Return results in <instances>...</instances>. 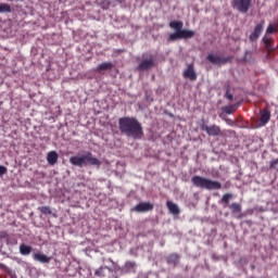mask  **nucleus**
<instances>
[{
    "label": "nucleus",
    "instance_id": "1",
    "mask_svg": "<svg viewBox=\"0 0 278 278\" xmlns=\"http://www.w3.org/2000/svg\"><path fill=\"white\" fill-rule=\"evenodd\" d=\"M118 129L121 134L132 140H142L144 138V128L136 117L124 116L118 119Z\"/></svg>",
    "mask_w": 278,
    "mask_h": 278
},
{
    "label": "nucleus",
    "instance_id": "2",
    "mask_svg": "<svg viewBox=\"0 0 278 278\" xmlns=\"http://www.w3.org/2000/svg\"><path fill=\"white\" fill-rule=\"evenodd\" d=\"M170 29H174L175 33L170 34L168 37V42H175L176 40H188V38H194V31L184 29V22L181 21H172L169 23Z\"/></svg>",
    "mask_w": 278,
    "mask_h": 278
},
{
    "label": "nucleus",
    "instance_id": "3",
    "mask_svg": "<svg viewBox=\"0 0 278 278\" xmlns=\"http://www.w3.org/2000/svg\"><path fill=\"white\" fill-rule=\"evenodd\" d=\"M70 164L73 166H101V161L92 156V152H86L80 156L70 157Z\"/></svg>",
    "mask_w": 278,
    "mask_h": 278
},
{
    "label": "nucleus",
    "instance_id": "4",
    "mask_svg": "<svg viewBox=\"0 0 278 278\" xmlns=\"http://www.w3.org/2000/svg\"><path fill=\"white\" fill-rule=\"evenodd\" d=\"M191 184L195 186V188H202L204 190H220V188H223L219 181L211 180L202 176H193Z\"/></svg>",
    "mask_w": 278,
    "mask_h": 278
},
{
    "label": "nucleus",
    "instance_id": "5",
    "mask_svg": "<svg viewBox=\"0 0 278 278\" xmlns=\"http://www.w3.org/2000/svg\"><path fill=\"white\" fill-rule=\"evenodd\" d=\"M206 60L211 64H214V66H225V64H229V63L233 62V56L232 55L220 56V55H216L214 53H210L206 56Z\"/></svg>",
    "mask_w": 278,
    "mask_h": 278
},
{
    "label": "nucleus",
    "instance_id": "6",
    "mask_svg": "<svg viewBox=\"0 0 278 278\" xmlns=\"http://www.w3.org/2000/svg\"><path fill=\"white\" fill-rule=\"evenodd\" d=\"M252 3L253 0H231V8L241 14H247L251 10Z\"/></svg>",
    "mask_w": 278,
    "mask_h": 278
},
{
    "label": "nucleus",
    "instance_id": "7",
    "mask_svg": "<svg viewBox=\"0 0 278 278\" xmlns=\"http://www.w3.org/2000/svg\"><path fill=\"white\" fill-rule=\"evenodd\" d=\"M200 129L202 131H205L207 136H213V137L222 136L220 126H216V125L207 126L203 124L200 126Z\"/></svg>",
    "mask_w": 278,
    "mask_h": 278
},
{
    "label": "nucleus",
    "instance_id": "8",
    "mask_svg": "<svg viewBox=\"0 0 278 278\" xmlns=\"http://www.w3.org/2000/svg\"><path fill=\"white\" fill-rule=\"evenodd\" d=\"M185 79H189L190 81H197V71H194V64H189L187 68L184 71Z\"/></svg>",
    "mask_w": 278,
    "mask_h": 278
},
{
    "label": "nucleus",
    "instance_id": "9",
    "mask_svg": "<svg viewBox=\"0 0 278 278\" xmlns=\"http://www.w3.org/2000/svg\"><path fill=\"white\" fill-rule=\"evenodd\" d=\"M261 118L258 121L260 127H266L268 123L270 122V111L268 109H263L260 112Z\"/></svg>",
    "mask_w": 278,
    "mask_h": 278
},
{
    "label": "nucleus",
    "instance_id": "10",
    "mask_svg": "<svg viewBox=\"0 0 278 278\" xmlns=\"http://www.w3.org/2000/svg\"><path fill=\"white\" fill-rule=\"evenodd\" d=\"M154 66L155 60H153V58H150L141 61L137 67V71H150V68H153Z\"/></svg>",
    "mask_w": 278,
    "mask_h": 278
},
{
    "label": "nucleus",
    "instance_id": "11",
    "mask_svg": "<svg viewBox=\"0 0 278 278\" xmlns=\"http://www.w3.org/2000/svg\"><path fill=\"white\" fill-rule=\"evenodd\" d=\"M262 31H264V21H261V23L255 26L254 31L250 35V41L255 42L262 35Z\"/></svg>",
    "mask_w": 278,
    "mask_h": 278
},
{
    "label": "nucleus",
    "instance_id": "12",
    "mask_svg": "<svg viewBox=\"0 0 278 278\" xmlns=\"http://www.w3.org/2000/svg\"><path fill=\"white\" fill-rule=\"evenodd\" d=\"M153 204L150 202H140L134 207L135 212L144 213V212H152Z\"/></svg>",
    "mask_w": 278,
    "mask_h": 278
},
{
    "label": "nucleus",
    "instance_id": "13",
    "mask_svg": "<svg viewBox=\"0 0 278 278\" xmlns=\"http://www.w3.org/2000/svg\"><path fill=\"white\" fill-rule=\"evenodd\" d=\"M33 260L35 262H39L40 264H49V262H51V257L42 253H35L33 255Z\"/></svg>",
    "mask_w": 278,
    "mask_h": 278
},
{
    "label": "nucleus",
    "instance_id": "14",
    "mask_svg": "<svg viewBox=\"0 0 278 278\" xmlns=\"http://www.w3.org/2000/svg\"><path fill=\"white\" fill-rule=\"evenodd\" d=\"M166 206L169 213L173 214L174 216H178V214L181 213V211L179 210V206L173 203L172 201H167Z\"/></svg>",
    "mask_w": 278,
    "mask_h": 278
},
{
    "label": "nucleus",
    "instance_id": "15",
    "mask_svg": "<svg viewBox=\"0 0 278 278\" xmlns=\"http://www.w3.org/2000/svg\"><path fill=\"white\" fill-rule=\"evenodd\" d=\"M179 260H180V256L177 253H172L166 257L167 264H169L170 266H174V268L175 266H177V264H179Z\"/></svg>",
    "mask_w": 278,
    "mask_h": 278
},
{
    "label": "nucleus",
    "instance_id": "16",
    "mask_svg": "<svg viewBox=\"0 0 278 278\" xmlns=\"http://www.w3.org/2000/svg\"><path fill=\"white\" fill-rule=\"evenodd\" d=\"M58 152L50 151L47 155V162L50 166H54V164H58Z\"/></svg>",
    "mask_w": 278,
    "mask_h": 278
},
{
    "label": "nucleus",
    "instance_id": "17",
    "mask_svg": "<svg viewBox=\"0 0 278 278\" xmlns=\"http://www.w3.org/2000/svg\"><path fill=\"white\" fill-rule=\"evenodd\" d=\"M114 68V65L112 62H104L97 66V72L102 73V71H112Z\"/></svg>",
    "mask_w": 278,
    "mask_h": 278
},
{
    "label": "nucleus",
    "instance_id": "18",
    "mask_svg": "<svg viewBox=\"0 0 278 278\" xmlns=\"http://www.w3.org/2000/svg\"><path fill=\"white\" fill-rule=\"evenodd\" d=\"M105 270H110L112 273V268L108 266H101L94 271L96 277H105Z\"/></svg>",
    "mask_w": 278,
    "mask_h": 278
},
{
    "label": "nucleus",
    "instance_id": "19",
    "mask_svg": "<svg viewBox=\"0 0 278 278\" xmlns=\"http://www.w3.org/2000/svg\"><path fill=\"white\" fill-rule=\"evenodd\" d=\"M229 210L232 212V214H240L242 212V205L235 202L229 205Z\"/></svg>",
    "mask_w": 278,
    "mask_h": 278
},
{
    "label": "nucleus",
    "instance_id": "20",
    "mask_svg": "<svg viewBox=\"0 0 278 278\" xmlns=\"http://www.w3.org/2000/svg\"><path fill=\"white\" fill-rule=\"evenodd\" d=\"M20 253H21V255H29L31 253V247H29L25 243H22L20 245Z\"/></svg>",
    "mask_w": 278,
    "mask_h": 278
},
{
    "label": "nucleus",
    "instance_id": "21",
    "mask_svg": "<svg viewBox=\"0 0 278 278\" xmlns=\"http://www.w3.org/2000/svg\"><path fill=\"white\" fill-rule=\"evenodd\" d=\"M38 211L43 214L45 216H49L51 214H53V212L51 211L50 206H39Z\"/></svg>",
    "mask_w": 278,
    "mask_h": 278
},
{
    "label": "nucleus",
    "instance_id": "22",
    "mask_svg": "<svg viewBox=\"0 0 278 278\" xmlns=\"http://www.w3.org/2000/svg\"><path fill=\"white\" fill-rule=\"evenodd\" d=\"M12 12V7H10V4L8 3H0V13H10Z\"/></svg>",
    "mask_w": 278,
    "mask_h": 278
},
{
    "label": "nucleus",
    "instance_id": "23",
    "mask_svg": "<svg viewBox=\"0 0 278 278\" xmlns=\"http://www.w3.org/2000/svg\"><path fill=\"white\" fill-rule=\"evenodd\" d=\"M222 110L224 114H233L236 112V105H226Z\"/></svg>",
    "mask_w": 278,
    "mask_h": 278
},
{
    "label": "nucleus",
    "instance_id": "24",
    "mask_svg": "<svg viewBox=\"0 0 278 278\" xmlns=\"http://www.w3.org/2000/svg\"><path fill=\"white\" fill-rule=\"evenodd\" d=\"M231 199H233V194L226 193L222 198V203H225V205H229V201H231Z\"/></svg>",
    "mask_w": 278,
    "mask_h": 278
},
{
    "label": "nucleus",
    "instance_id": "25",
    "mask_svg": "<svg viewBox=\"0 0 278 278\" xmlns=\"http://www.w3.org/2000/svg\"><path fill=\"white\" fill-rule=\"evenodd\" d=\"M275 31H277V26L274 24H269L266 29V34H275Z\"/></svg>",
    "mask_w": 278,
    "mask_h": 278
},
{
    "label": "nucleus",
    "instance_id": "26",
    "mask_svg": "<svg viewBox=\"0 0 278 278\" xmlns=\"http://www.w3.org/2000/svg\"><path fill=\"white\" fill-rule=\"evenodd\" d=\"M134 266H136L135 263L126 262L124 268H125L126 273H129V267L134 268Z\"/></svg>",
    "mask_w": 278,
    "mask_h": 278
},
{
    "label": "nucleus",
    "instance_id": "27",
    "mask_svg": "<svg viewBox=\"0 0 278 278\" xmlns=\"http://www.w3.org/2000/svg\"><path fill=\"white\" fill-rule=\"evenodd\" d=\"M8 174V167L0 165V177Z\"/></svg>",
    "mask_w": 278,
    "mask_h": 278
},
{
    "label": "nucleus",
    "instance_id": "28",
    "mask_svg": "<svg viewBox=\"0 0 278 278\" xmlns=\"http://www.w3.org/2000/svg\"><path fill=\"white\" fill-rule=\"evenodd\" d=\"M267 51V58H270V53L275 51V48H273V45L265 47Z\"/></svg>",
    "mask_w": 278,
    "mask_h": 278
},
{
    "label": "nucleus",
    "instance_id": "29",
    "mask_svg": "<svg viewBox=\"0 0 278 278\" xmlns=\"http://www.w3.org/2000/svg\"><path fill=\"white\" fill-rule=\"evenodd\" d=\"M263 42L265 45V47H269L270 45H273V40L270 38H263Z\"/></svg>",
    "mask_w": 278,
    "mask_h": 278
},
{
    "label": "nucleus",
    "instance_id": "30",
    "mask_svg": "<svg viewBox=\"0 0 278 278\" xmlns=\"http://www.w3.org/2000/svg\"><path fill=\"white\" fill-rule=\"evenodd\" d=\"M225 97H226V99H228V101H233V94H231V92H229V89H227Z\"/></svg>",
    "mask_w": 278,
    "mask_h": 278
},
{
    "label": "nucleus",
    "instance_id": "31",
    "mask_svg": "<svg viewBox=\"0 0 278 278\" xmlns=\"http://www.w3.org/2000/svg\"><path fill=\"white\" fill-rule=\"evenodd\" d=\"M253 52L247 50L243 56V62H249V55H251Z\"/></svg>",
    "mask_w": 278,
    "mask_h": 278
},
{
    "label": "nucleus",
    "instance_id": "32",
    "mask_svg": "<svg viewBox=\"0 0 278 278\" xmlns=\"http://www.w3.org/2000/svg\"><path fill=\"white\" fill-rule=\"evenodd\" d=\"M278 164V159L273 160L269 164V168H275V166Z\"/></svg>",
    "mask_w": 278,
    "mask_h": 278
},
{
    "label": "nucleus",
    "instance_id": "33",
    "mask_svg": "<svg viewBox=\"0 0 278 278\" xmlns=\"http://www.w3.org/2000/svg\"><path fill=\"white\" fill-rule=\"evenodd\" d=\"M109 262H111V264L114 266V261L112 258H109Z\"/></svg>",
    "mask_w": 278,
    "mask_h": 278
}]
</instances>
